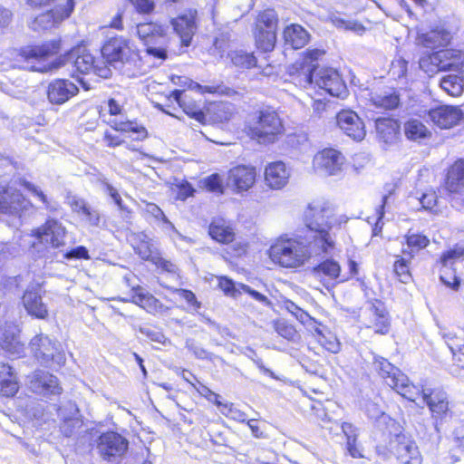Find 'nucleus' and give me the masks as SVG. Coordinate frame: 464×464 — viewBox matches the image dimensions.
<instances>
[{"label":"nucleus","mask_w":464,"mask_h":464,"mask_svg":"<svg viewBox=\"0 0 464 464\" xmlns=\"http://www.w3.org/2000/svg\"><path fill=\"white\" fill-rule=\"evenodd\" d=\"M329 210H321L313 215L306 226L310 235L304 238H277L269 247L267 254L273 263L285 268H297L304 265L313 256L330 254L335 246L329 233L332 222Z\"/></svg>","instance_id":"obj_1"},{"label":"nucleus","mask_w":464,"mask_h":464,"mask_svg":"<svg viewBox=\"0 0 464 464\" xmlns=\"http://www.w3.org/2000/svg\"><path fill=\"white\" fill-rule=\"evenodd\" d=\"M103 61L122 71L128 77H137L141 72L139 51L133 43L123 37L110 39L102 48Z\"/></svg>","instance_id":"obj_2"},{"label":"nucleus","mask_w":464,"mask_h":464,"mask_svg":"<svg viewBox=\"0 0 464 464\" xmlns=\"http://www.w3.org/2000/svg\"><path fill=\"white\" fill-rule=\"evenodd\" d=\"M284 126L277 112L272 109L256 111L246 125L247 134L259 143H273L283 133Z\"/></svg>","instance_id":"obj_3"},{"label":"nucleus","mask_w":464,"mask_h":464,"mask_svg":"<svg viewBox=\"0 0 464 464\" xmlns=\"http://www.w3.org/2000/svg\"><path fill=\"white\" fill-rule=\"evenodd\" d=\"M59 40H53L42 45L25 46L20 50H12L9 55L14 59L13 67H20L30 71L47 72L51 68L40 65L41 60L56 53L60 49Z\"/></svg>","instance_id":"obj_4"},{"label":"nucleus","mask_w":464,"mask_h":464,"mask_svg":"<svg viewBox=\"0 0 464 464\" xmlns=\"http://www.w3.org/2000/svg\"><path fill=\"white\" fill-rule=\"evenodd\" d=\"M374 365L379 374L386 380V383L390 387L396 390L399 394L409 401H417L420 394V389L411 383L403 372L382 357H376L374 359Z\"/></svg>","instance_id":"obj_5"},{"label":"nucleus","mask_w":464,"mask_h":464,"mask_svg":"<svg viewBox=\"0 0 464 464\" xmlns=\"http://www.w3.org/2000/svg\"><path fill=\"white\" fill-rule=\"evenodd\" d=\"M29 348L33 356L42 365H50L52 362L61 365L65 362L59 343L46 334L35 335L30 341Z\"/></svg>","instance_id":"obj_6"},{"label":"nucleus","mask_w":464,"mask_h":464,"mask_svg":"<svg viewBox=\"0 0 464 464\" xmlns=\"http://www.w3.org/2000/svg\"><path fill=\"white\" fill-rule=\"evenodd\" d=\"M67 60L72 61L75 70L81 73L93 72L99 77L108 79L111 75V71L102 58L95 59L87 50L76 48L72 50Z\"/></svg>","instance_id":"obj_7"},{"label":"nucleus","mask_w":464,"mask_h":464,"mask_svg":"<svg viewBox=\"0 0 464 464\" xmlns=\"http://www.w3.org/2000/svg\"><path fill=\"white\" fill-rule=\"evenodd\" d=\"M137 34L148 45L147 53L161 60L167 58L164 47L150 46L152 44H165L167 43V28L160 24L149 22L137 25Z\"/></svg>","instance_id":"obj_8"},{"label":"nucleus","mask_w":464,"mask_h":464,"mask_svg":"<svg viewBox=\"0 0 464 464\" xmlns=\"http://www.w3.org/2000/svg\"><path fill=\"white\" fill-rule=\"evenodd\" d=\"M345 157L333 148H325L318 151L313 158V170L320 176H336L343 169Z\"/></svg>","instance_id":"obj_9"},{"label":"nucleus","mask_w":464,"mask_h":464,"mask_svg":"<svg viewBox=\"0 0 464 464\" xmlns=\"http://www.w3.org/2000/svg\"><path fill=\"white\" fill-rule=\"evenodd\" d=\"M361 323L376 334H386L390 330L389 314L380 300L370 301L360 314Z\"/></svg>","instance_id":"obj_10"},{"label":"nucleus","mask_w":464,"mask_h":464,"mask_svg":"<svg viewBox=\"0 0 464 464\" xmlns=\"http://www.w3.org/2000/svg\"><path fill=\"white\" fill-rule=\"evenodd\" d=\"M37 244L50 245L58 248L65 244L66 228L56 219H47L45 223L31 231Z\"/></svg>","instance_id":"obj_11"},{"label":"nucleus","mask_w":464,"mask_h":464,"mask_svg":"<svg viewBox=\"0 0 464 464\" xmlns=\"http://www.w3.org/2000/svg\"><path fill=\"white\" fill-rule=\"evenodd\" d=\"M314 82L332 96L344 98L347 94L346 85L334 69H319L314 73Z\"/></svg>","instance_id":"obj_12"},{"label":"nucleus","mask_w":464,"mask_h":464,"mask_svg":"<svg viewBox=\"0 0 464 464\" xmlns=\"http://www.w3.org/2000/svg\"><path fill=\"white\" fill-rule=\"evenodd\" d=\"M73 11V5H63L59 4L53 9L37 15L31 21L29 26L34 31L50 30L68 18Z\"/></svg>","instance_id":"obj_13"},{"label":"nucleus","mask_w":464,"mask_h":464,"mask_svg":"<svg viewBox=\"0 0 464 464\" xmlns=\"http://www.w3.org/2000/svg\"><path fill=\"white\" fill-rule=\"evenodd\" d=\"M256 168L247 165H237L227 173V185L237 193L249 190L256 183Z\"/></svg>","instance_id":"obj_14"},{"label":"nucleus","mask_w":464,"mask_h":464,"mask_svg":"<svg viewBox=\"0 0 464 464\" xmlns=\"http://www.w3.org/2000/svg\"><path fill=\"white\" fill-rule=\"evenodd\" d=\"M29 206L30 202L17 189L7 187L0 190L1 213L20 216Z\"/></svg>","instance_id":"obj_15"},{"label":"nucleus","mask_w":464,"mask_h":464,"mask_svg":"<svg viewBox=\"0 0 464 464\" xmlns=\"http://www.w3.org/2000/svg\"><path fill=\"white\" fill-rule=\"evenodd\" d=\"M338 127L348 137L354 140H362L366 135L365 126L362 119L353 111L343 110L337 113Z\"/></svg>","instance_id":"obj_16"},{"label":"nucleus","mask_w":464,"mask_h":464,"mask_svg":"<svg viewBox=\"0 0 464 464\" xmlns=\"http://www.w3.org/2000/svg\"><path fill=\"white\" fill-rule=\"evenodd\" d=\"M428 116L439 128L450 129L463 120L464 113L458 106L442 105L430 110Z\"/></svg>","instance_id":"obj_17"},{"label":"nucleus","mask_w":464,"mask_h":464,"mask_svg":"<svg viewBox=\"0 0 464 464\" xmlns=\"http://www.w3.org/2000/svg\"><path fill=\"white\" fill-rule=\"evenodd\" d=\"M30 389L34 393L49 396L62 393L63 388L60 386L58 379L44 371H35L29 376Z\"/></svg>","instance_id":"obj_18"},{"label":"nucleus","mask_w":464,"mask_h":464,"mask_svg":"<svg viewBox=\"0 0 464 464\" xmlns=\"http://www.w3.org/2000/svg\"><path fill=\"white\" fill-rule=\"evenodd\" d=\"M196 17L197 11L190 9L172 18L169 22L174 32L180 37L181 43L185 46H188L191 44L192 37L196 32Z\"/></svg>","instance_id":"obj_19"},{"label":"nucleus","mask_w":464,"mask_h":464,"mask_svg":"<svg viewBox=\"0 0 464 464\" xmlns=\"http://www.w3.org/2000/svg\"><path fill=\"white\" fill-rule=\"evenodd\" d=\"M108 110L111 116H114V119L109 121V124L116 130L133 132L137 134V139H143L147 136V130L144 127L139 125L137 122L130 121H121L118 119L121 114V106L115 99H110L108 101Z\"/></svg>","instance_id":"obj_20"},{"label":"nucleus","mask_w":464,"mask_h":464,"mask_svg":"<svg viewBox=\"0 0 464 464\" xmlns=\"http://www.w3.org/2000/svg\"><path fill=\"white\" fill-rule=\"evenodd\" d=\"M79 89L75 83L69 80L56 79L51 82L47 88V98L53 104H63L75 96Z\"/></svg>","instance_id":"obj_21"},{"label":"nucleus","mask_w":464,"mask_h":464,"mask_svg":"<svg viewBox=\"0 0 464 464\" xmlns=\"http://www.w3.org/2000/svg\"><path fill=\"white\" fill-rule=\"evenodd\" d=\"M98 450L103 459L115 461L126 452L129 442L125 437H98Z\"/></svg>","instance_id":"obj_22"},{"label":"nucleus","mask_w":464,"mask_h":464,"mask_svg":"<svg viewBox=\"0 0 464 464\" xmlns=\"http://www.w3.org/2000/svg\"><path fill=\"white\" fill-rule=\"evenodd\" d=\"M264 175L267 187L272 189H281L287 185L291 172L284 162L275 161L266 166Z\"/></svg>","instance_id":"obj_23"},{"label":"nucleus","mask_w":464,"mask_h":464,"mask_svg":"<svg viewBox=\"0 0 464 464\" xmlns=\"http://www.w3.org/2000/svg\"><path fill=\"white\" fill-rule=\"evenodd\" d=\"M419 389L420 394L417 400L421 398L422 401L427 404L433 416L440 417L447 412L449 409V402L444 392L424 387H419Z\"/></svg>","instance_id":"obj_24"},{"label":"nucleus","mask_w":464,"mask_h":464,"mask_svg":"<svg viewBox=\"0 0 464 464\" xmlns=\"http://www.w3.org/2000/svg\"><path fill=\"white\" fill-rule=\"evenodd\" d=\"M22 302L28 314L38 319H46L48 317L47 306L43 302L38 288L27 289L23 295Z\"/></svg>","instance_id":"obj_25"},{"label":"nucleus","mask_w":464,"mask_h":464,"mask_svg":"<svg viewBox=\"0 0 464 464\" xmlns=\"http://www.w3.org/2000/svg\"><path fill=\"white\" fill-rule=\"evenodd\" d=\"M464 256V246H456L454 248L444 253L440 258L442 265L440 270V280L448 286L457 289L459 285V280L457 276L452 275L453 282L447 278L448 266H453L455 261L460 259Z\"/></svg>","instance_id":"obj_26"},{"label":"nucleus","mask_w":464,"mask_h":464,"mask_svg":"<svg viewBox=\"0 0 464 464\" xmlns=\"http://www.w3.org/2000/svg\"><path fill=\"white\" fill-rule=\"evenodd\" d=\"M285 44L293 49L303 48L310 40V34L300 24H292L283 32Z\"/></svg>","instance_id":"obj_27"},{"label":"nucleus","mask_w":464,"mask_h":464,"mask_svg":"<svg viewBox=\"0 0 464 464\" xmlns=\"http://www.w3.org/2000/svg\"><path fill=\"white\" fill-rule=\"evenodd\" d=\"M19 331L15 326H8L0 332V345L11 355L20 356L24 344L19 340Z\"/></svg>","instance_id":"obj_28"},{"label":"nucleus","mask_w":464,"mask_h":464,"mask_svg":"<svg viewBox=\"0 0 464 464\" xmlns=\"http://www.w3.org/2000/svg\"><path fill=\"white\" fill-rule=\"evenodd\" d=\"M451 39L450 33L444 28H437L425 34H420L417 37L419 44L427 48H437L447 45Z\"/></svg>","instance_id":"obj_29"},{"label":"nucleus","mask_w":464,"mask_h":464,"mask_svg":"<svg viewBox=\"0 0 464 464\" xmlns=\"http://www.w3.org/2000/svg\"><path fill=\"white\" fill-rule=\"evenodd\" d=\"M446 188L450 193L464 189V160L455 161L448 170Z\"/></svg>","instance_id":"obj_30"},{"label":"nucleus","mask_w":464,"mask_h":464,"mask_svg":"<svg viewBox=\"0 0 464 464\" xmlns=\"http://www.w3.org/2000/svg\"><path fill=\"white\" fill-rule=\"evenodd\" d=\"M133 295L131 302L138 304L149 313L155 314L161 309L160 303L141 286H132Z\"/></svg>","instance_id":"obj_31"},{"label":"nucleus","mask_w":464,"mask_h":464,"mask_svg":"<svg viewBox=\"0 0 464 464\" xmlns=\"http://www.w3.org/2000/svg\"><path fill=\"white\" fill-rule=\"evenodd\" d=\"M375 128L380 140L385 143H393L397 140L399 124L390 118H378L375 121Z\"/></svg>","instance_id":"obj_32"},{"label":"nucleus","mask_w":464,"mask_h":464,"mask_svg":"<svg viewBox=\"0 0 464 464\" xmlns=\"http://www.w3.org/2000/svg\"><path fill=\"white\" fill-rule=\"evenodd\" d=\"M18 390V382L12 368L5 363H0V393L5 397H12Z\"/></svg>","instance_id":"obj_33"},{"label":"nucleus","mask_w":464,"mask_h":464,"mask_svg":"<svg viewBox=\"0 0 464 464\" xmlns=\"http://www.w3.org/2000/svg\"><path fill=\"white\" fill-rule=\"evenodd\" d=\"M397 459L403 464H420L421 457L418 447L411 441H399L395 448Z\"/></svg>","instance_id":"obj_34"},{"label":"nucleus","mask_w":464,"mask_h":464,"mask_svg":"<svg viewBox=\"0 0 464 464\" xmlns=\"http://www.w3.org/2000/svg\"><path fill=\"white\" fill-rule=\"evenodd\" d=\"M442 70L459 71L464 66V53L456 49L440 50Z\"/></svg>","instance_id":"obj_35"},{"label":"nucleus","mask_w":464,"mask_h":464,"mask_svg":"<svg viewBox=\"0 0 464 464\" xmlns=\"http://www.w3.org/2000/svg\"><path fill=\"white\" fill-rule=\"evenodd\" d=\"M182 93L181 91L175 90L170 93V97L178 102L187 115L194 118L198 122H202L205 120V115L200 106L194 101L187 100L186 97H182Z\"/></svg>","instance_id":"obj_36"},{"label":"nucleus","mask_w":464,"mask_h":464,"mask_svg":"<svg viewBox=\"0 0 464 464\" xmlns=\"http://www.w3.org/2000/svg\"><path fill=\"white\" fill-rule=\"evenodd\" d=\"M211 237L223 244H228L235 238L234 229L223 219L214 220L209 226Z\"/></svg>","instance_id":"obj_37"},{"label":"nucleus","mask_w":464,"mask_h":464,"mask_svg":"<svg viewBox=\"0 0 464 464\" xmlns=\"http://www.w3.org/2000/svg\"><path fill=\"white\" fill-rule=\"evenodd\" d=\"M316 276L324 280H337L342 282L341 266L334 259H326L314 269Z\"/></svg>","instance_id":"obj_38"},{"label":"nucleus","mask_w":464,"mask_h":464,"mask_svg":"<svg viewBox=\"0 0 464 464\" xmlns=\"http://www.w3.org/2000/svg\"><path fill=\"white\" fill-rule=\"evenodd\" d=\"M135 252L144 260L159 264L160 253L156 244L147 236L142 235L140 243L134 247Z\"/></svg>","instance_id":"obj_39"},{"label":"nucleus","mask_w":464,"mask_h":464,"mask_svg":"<svg viewBox=\"0 0 464 464\" xmlns=\"http://www.w3.org/2000/svg\"><path fill=\"white\" fill-rule=\"evenodd\" d=\"M58 415L61 417L64 425L68 428L80 427L82 424L80 411L77 405L72 401H67L58 410Z\"/></svg>","instance_id":"obj_40"},{"label":"nucleus","mask_w":464,"mask_h":464,"mask_svg":"<svg viewBox=\"0 0 464 464\" xmlns=\"http://www.w3.org/2000/svg\"><path fill=\"white\" fill-rule=\"evenodd\" d=\"M290 72L293 75V80L295 84L301 87H306L310 85L314 80V74L313 71L314 70V66L311 64H302L299 63H295Z\"/></svg>","instance_id":"obj_41"},{"label":"nucleus","mask_w":464,"mask_h":464,"mask_svg":"<svg viewBox=\"0 0 464 464\" xmlns=\"http://www.w3.org/2000/svg\"><path fill=\"white\" fill-rule=\"evenodd\" d=\"M370 102L376 109L392 110L398 106L400 99L394 92H383L372 94Z\"/></svg>","instance_id":"obj_42"},{"label":"nucleus","mask_w":464,"mask_h":464,"mask_svg":"<svg viewBox=\"0 0 464 464\" xmlns=\"http://www.w3.org/2000/svg\"><path fill=\"white\" fill-rule=\"evenodd\" d=\"M440 87L450 96L459 97L464 91V79L456 74L443 77Z\"/></svg>","instance_id":"obj_43"},{"label":"nucleus","mask_w":464,"mask_h":464,"mask_svg":"<svg viewBox=\"0 0 464 464\" xmlns=\"http://www.w3.org/2000/svg\"><path fill=\"white\" fill-rule=\"evenodd\" d=\"M256 46L263 52H271L274 50L276 43V34L269 30H260L256 28L254 32Z\"/></svg>","instance_id":"obj_44"},{"label":"nucleus","mask_w":464,"mask_h":464,"mask_svg":"<svg viewBox=\"0 0 464 464\" xmlns=\"http://www.w3.org/2000/svg\"><path fill=\"white\" fill-rule=\"evenodd\" d=\"M404 133L411 140L424 139L430 135L427 127L416 119H411L404 123Z\"/></svg>","instance_id":"obj_45"},{"label":"nucleus","mask_w":464,"mask_h":464,"mask_svg":"<svg viewBox=\"0 0 464 464\" xmlns=\"http://www.w3.org/2000/svg\"><path fill=\"white\" fill-rule=\"evenodd\" d=\"M443 337L452 353L458 351L464 355V329L449 330L443 334Z\"/></svg>","instance_id":"obj_46"},{"label":"nucleus","mask_w":464,"mask_h":464,"mask_svg":"<svg viewBox=\"0 0 464 464\" xmlns=\"http://www.w3.org/2000/svg\"><path fill=\"white\" fill-rule=\"evenodd\" d=\"M277 14L274 9H267L262 12L256 23V28L260 30H269L276 34L277 28Z\"/></svg>","instance_id":"obj_47"},{"label":"nucleus","mask_w":464,"mask_h":464,"mask_svg":"<svg viewBox=\"0 0 464 464\" xmlns=\"http://www.w3.org/2000/svg\"><path fill=\"white\" fill-rule=\"evenodd\" d=\"M419 63L420 68L430 75L443 71L439 51L421 57Z\"/></svg>","instance_id":"obj_48"},{"label":"nucleus","mask_w":464,"mask_h":464,"mask_svg":"<svg viewBox=\"0 0 464 464\" xmlns=\"http://www.w3.org/2000/svg\"><path fill=\"white\" fill-rule=\"evenodd\" d=\"M328 19L338 29L352 31L359 35L365 32V27L356 20H345L336 14L329 15Z\"/></svg>","instance_id":"obj_49"},{"label":"nucleus","mask_w":464,"mask_h":464,"mask_svg":"<svg viewBox=\"0 0 464 464\" xmlns=\"http://www.w3.org/2000/svg\"><path fill=\"white\" fill-rule=\"evenodd\" d=\"M228 56L233 64L237 67L250 69L256 65V58L251 53L237 50L230 52Z\"/></svg>","instance_id":"obj_50"},{"label":"nucleus","mask_w":464,"mask_h":464,"mask_svg":"<svg viewBox=\"0 0 464 464\" xmlns=\"http://www.w3.org/2000/svg\"><path fill=\"white\" fill-rule=\"evenodd\" d=\"M218 287L226 296L237 298L242 294V283H236L227 276H218Z\"/></svg>","instance_id":"obj_51"},{"label":"nucleus","mask_w":464,"mask_h":464,"mask_svg":"<svg viewBox=\"0 0 464 464\" xmlns=\"http://www.w3.org/2000/svg\"><path fill=\"white\" fill-rule=\"evenodd\" d=\"M284 307L291 313L295 317L300 321L303 324L306 325L308 328H314V325L317 324V322L311 317L305 311L297 306L294 302L290 300H286L284 302Z\"/></svg>","instance_id":"obj_52"},{"label":"nucleus","mask_w":464,"mask_h":464,"mask_svg":"<svg viewBox=\"0 0 464 464\" xmlns=\"http://www.w3.org/2000/svg\"><path fill=\"white\" fill-rule=\"evenodd\" d=\"M314 331L318 335V342L324 346L327 351L337 353L341 350V343L336 338V336L333 334L325 335L323 331L319 328L318 323L314 325V328H310Z\"/></svg>","instance_id":"obj_53"},{"label":"nucleus","mask_w":464,"mask_h":464,"mask_svg":"<svg viewBox=\"0 0 464 464\" xmlns=\"http://www.w3.org/2000/svg\"><path fill=\"white\" fill-rule=\"evenodd\" d=\"M393 272L400 282L408 283L411 275L410 272V259L405 257L397 256L393 264Z\"/></svg>","instance_id":"obj_54"},{"label":"nucleus","mask_w":464,"mask_h":464,"mask_svg":"<svg viewBox=\"0 0 464 464\" xmlns=\"http://www.w3.org/2000/svg\"><path fill=\"white\" fill-rule=\"evenodd\" d=\"M218 411L226 417L237 421H245L246 415L245 412L237 409L231 402H223L220 401V405L217 406Z\"/></svg>","instance_id":"obj_55"},{"label":"nucleus","mask_w":464,"mask_h":464,"mask_svg":"<svg viewBox=\"0 0 464 464\" xmlns=\"http://www.w3.org/2000/svg\"><path fill=\"white\" fill-rule=\"evenodd\" d=\"M406 243L408 247L411 248L410 254H411L426 247L430 240L427 237L420 234H409L406 236ZM411 256H412V255H411Z\"/></svg>","instance_id":"obj_56"},{"label":"nucleus","mask_w":464,"mask_h":464,"mask_svg":"<svg viewBox=\"0 0 464 464\" xmlns=\"http://www.w3.org/2000/svg\"><path fill=\"white\" fill-rule=\"evenodd\" d=\"M236 109L232 103L221 102L215 107V117L219 121H227L235 114Z\"/></svg>","instance_id":"obj_57"},{"label":"nucleus","mask_w":464,"mask_h":464,"mask_svg":"<svg viewBox=\"0 0 464 464\" xmlns=\"http://www.w3.org/2000/svg\"><path fill=\"white\" fill-rule=\"evenodd\" d=\"M22 185L26 188L29 192H31L34 197L39 198L41 202L44 205L45 208L50 210H55L56 206L48 200L47 197L44 193L34 184L29 181H22Z\"/></svg>","instance_id":"obj_58"},{"label":"nucleus","mask_w":464,"mask_h":464,"mask_svg":"<svg viewBox=\"0 0 464 464\" xmlns=\"http://www.w3.org/2000/svg\"><path fill=\"white\" fill-rule=\"evenodd\" d=\"M347 450L353 458H365L364 448L358 441V437H347Z\"/></svg>","instance_id":"obj_59"},{"label":"nucleus","mask_w":464,"mask_h":464,"mask_svg":"<svg viewBox=\"0 0 464 464\" xmlns=\"http://www.w3.org/2000/svg\"><path fill=\"white\" fill-rule=\"evenodd\" d=\"M19 443L29 452L37 455L40 451L38 437H17Z\"/></svg>","instance_id":"obj_60"},{"label":"nucleus","mask_w":464,"mask_h":464,"mask_svg":"<svg viewBox=\"0 0 464 464\" xmlns=\"http://www.w3.org/2000/svg\"><path fill=\"white\" fill-rule=\"evenodd\" d=\"M67 203L71 207L72 210L79 215H82L86 208L89 207L83 198H81L75 195L68 196Z\"/></svg>","instance_id":"obj_61"},{"label":"nucleus","mask_w":464,"mask_h":464,"mask_svg":"<svg viewBox=\"0 0 464 464\" xmlns=\"http://www.w3.org/2000/svg\"><path fill=\"white\" fill-rule=\"evenodd\" d=\"M276 331L279 335L287 340H295L297 336V332L295 327L285 323L276 324Z\"/></svg>","instance_id":"obj_62"},{"label":"nucleus","mask_w":464,"mask_h":464,"mask_svg":"<svg viewBox=\"0 0 464 464\" xmlns=\"http://www.w3.org/2000/svg\"><path fill=\"white\" fill-rule=\"evenodd\" d=\"M130 2L140 14H150L155 8V3L152 0H130Z\"/></svg>","instance_id":"obj_63"},{"label":"nucleus","mask_w":464,"mask_h":464,"mask_svg":"<svg viewBox=\"0 0 464 464\" xmlns=\"http://www.w3.org/2000/svg\"><path fill=\"white\" fill-rule=\"evenodd\" d=\"M206 188L212 192L222 191V179L218 174H212L205 179Z\"/></svg>","instance_id":"obj_64"}]
</instances>
